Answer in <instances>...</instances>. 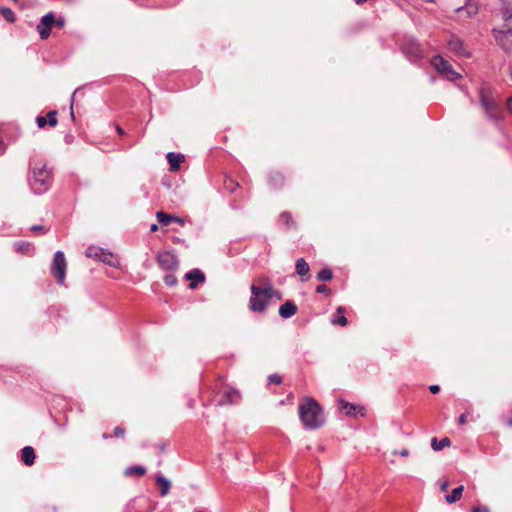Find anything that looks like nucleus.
<instances>
[{
    "mask_svg": "<svg viewBox=\"0 0 512 512\" xmlns=\"http://www.w3.org/2000/svg\"><path fill=\"white\" fill-rule=\"evenodd\" d=\"M337 312H338V313H344V308H342V307H338Z\"/></svg>",
    "mask_w": 512,
    "mask_h": 512,
    "instance_id": "nucleus-52",
    "label": "nucleus"
},
{
    "mask_svg": "<svg viewBox=\"0 0 512 512\" xmlns=\"http://www.w3.org/2000/svg\"><path fill=\"white\" fill-rule=\"evenodd\" d=\"M297 313V306L292 301H286L279 308V314L282 318L288 319Z\"/></svg>",
    "mask_w": 512,
    "mask_h": 512,
    "instance_id": "nucleus-13",
    "label": "nucleus"
},
{
    "mask_svg": "<svg viewBox=\"0 0 512 512\" xmlns=\"http://www.w3.org/2000/svg\"><path fill=\"white\" fill-rule=\"evenodd\" d=\"M497 44L506 52H512V27L507 24L492 30Z\"/></svg>",
    "mask_w": 512,
    "mask_h": 512,
    "instance_id": "nucleus-5",
    "label": "nucleus"
},
{
    "mask_svg": "<svg viewBox=\"0 0 512 512\" xmlns=\"http://www.w3.org/2000/svg\"><path fill=\"white\" fill-rule=\"evenodd\" d=\"M479 11L478 2L475 0H466L464 6L455 9L456 20L464 22L468 19L474 18Z\"/></svg>",
    "mask_w": 512,
    "mask_h": 512,
    "instance_id": "nucleus-8",
    "label": "nucleus"
},
{
    "mask_svg": "<svg viewBox=\"0 0 512 512\" xmlns=\"http://www.w3.org/2000/svg\"><path fill=\"white\" fill-rule=\"evenodd\" d=\"M2 13H3L4 18L7 21L13 22L15 20V15H14L13 11L10 8L3 9Z\"/></svg>",
    "mask_w": 512,
    "mask_h": 512,
    "instance_id": "nucleus-32",
    "label": "nucleus"
},
{
    "mask_svg": "<svg viewBox=\"0 0 512 512\" xmlns=\"http://www.w3.org/2000/svg\"><path fill=\"white\" fill-rule=\"evenodd\" d=\"M448 48L450 51L456 53L457 55L468 57L470 54L464 47L463 41L459 38L452 37L448 42Z\"/></svg>",
    "mask_w": 512,
    "mask_h": 512,
    "instance_id": "nucleus-12",
    "label": "nucleus"
},
{
    "mask_svg": "<svg viewBox=\"0 0 512 512\" xmlns=\"http://www.w3.org/2000/svg\"><path fill=\"white\" fill-rule=\"evenodd\" d=\"M507 424L512 427V417L507 421Z\"/></svg>",
    "mask_w": 512,
    "mask_h": 512,
    "instance_id": "nucleus-55",
    "label": "nucleus"
},
{
    "mask_svg": "<svg viewBox=\"0 0 512 512\" xmlns=\"http://www.w3.org/2000/svg\"><path fill=\"white\" fill-rule=\"evenodd\" d=\"M21 460L27 466H31L35 461V452L31 446H25L21 450Z\"/></svg>",
    "mask_w": 512,
    "mask_h": 512,
    "instance_id": "nucleus-15",
    "label": "nucleus"
},
{
    "mask_svg": "<svg viewBox=\"0 0 512 512\" xmlns=\"http://www.w3.org/2000/svg\"><path fill=\"white\" fill-rule=\"evenodd\" d=\"M463 490H464V486L456 487L455 489H453L451 494H448L445 497L446 501L450 504L457 502L458 500L461 499Z\"/></svg>",
    "mask_w": 512,
    "mask_h": 512,
    "instance_id": "nucleus-20",
    "label": "nucleus"
},
{
    "mask_svg": "<svg viewBox=\"0 0 512 512\" xmlns=\"http://www.w3.org/2000/svg\"><path fill=\"white\" fill-rule=\"evenodd\" d=\"M31 230H32L33 232H45V231H46V230H45V228H44V226H42V225H33V226L31 227Z\"/></svg>",
    "mask_w": 512,
    "mask_h": 512,
    "instance_id": "nucleus-39",
    "label": "nucleus"
},
{
    "mask_svg": "<svg viewBox=\"0 0 512 512\" xmlns=\"http://www.w3.org/2000/svg\"><path fill=\"white\" fill-rule=\"evenodd\" d=\"M271 181L274 182L276 187H280L283 184V177L280 173H273L270 176Z\"/></svg>",
    "mask_w": 512,
    "mask_h": 512,
    "instance_id": "nucleus-28",
    "label": "nucleus"
},
{
    "mask_svg": "<svg viewBox=\"0 0 512 512\" xmlns=\"http://www.w3.org/2000/svg\"><path fill=\"white\" fill-rule=\"evenodd\" d=\"M185 279L191 281L189 283V288L195 289L199 283H203L205 281V275L199 269H192L185 274Z\"/></svg>",
    "mask_w": 512,
    "mask_h": 512,
    "instance_id": "nucleus-11",
    "label": "nucleus"
},
{
    "mask_svg": "<svg viewBox=\"0 0 512 512\" xmlns=\"http://www.w3.org/2000/svg\"><path fill=\"white\" fill-rule=\"evenodd\" d=\"M472 512H489V508L486 506L474 507Z\"/></svg>",
    "mask_w": 512,
    "mask_h": 512,
    "instance_id": "nucleus-41",
    "label": "nucleus"
},
{
    "mask_svg": "<svg viewBox=\"0 0 512 512\" xmlns=\"http://www.w3.org/2000/svg\"><path fill=\"white\" fill-rule=\"evenodd\" d=\"M239 399V393L235 389H228L224 391L223 399L219 401V405L234 404Z\"/></svg>",
    "mask_w": 512,
    "mask_h": 512,
    "instance_id": "nucleus-14",
    "label": "nucleus"
},
{
    "mask_svg": "<svg viewBox=\"0 0 512 512\" xmlns=\"http://www.w3.org/2000/svg\"><path fill=\"white\" fill-rule=\"evenodd\" d=\"M300 419L307 429H318L324 422V413L318 402L313 398H305L299 405Z\"/></svg>",
    "mask_w": 512,
    "mask_h": 512,
    "instance_id": "nucleus-2",
    "label": "nucleus"
},
{
    "mask_svg": "<svg viewBox=\"0 0 512 512\" xmlns=\"http://www.w3.org/2000/svg\"><path fill=\"white\" fill-rule=\"evenodd\" d=\"M117 132H118L119 135H123L124 134L123 129L121 127H119V126L117 127Z\"/></svg>",
    "mask_w": 512,
    "mask_h": 512,
    "instance_id": "nucleus-51",
    "label": "nucleus"
},
{
    "mask_svg": "<svg viewBox=\"0 0 512 512\" xmlns=\"http://www.w3.org/2000/svg\"><path fill=\"white\" fill-rule=\"evenodd\" d=\"M36 122H37V125H38L39 128H43L47 124V120L43 116H38L36 118Z\"/></svg>",
    "mask_w": 512,
    "mask_h": 512,
    "instance_id": "nucleus-36",
    "label": "nucleus"
},
{
    "mask_svg": "<svg viewBox=\"0 0 512 512\" xmlns=\"http://www.w3.org/2000/svg\"><path fill=\"white\" fill-rule=\"evenodd\" d=\"M431 63L440 74L444 75L450 81H456L461 77V75L453 69L452 65L439 55L433 57Z\"/></svg>",
    "mask_w": 512,
    "mask_h": 512,
    "instance_id": "nucleus-7",
    "label": "nucleus"
},
{
    "mask_svg": "<svg viewBox=\"0 0 512 512\" xmlns=\"http://www.w3.org/2000/svg\"><path fill=\"white\" fill-rule=\"evenodd\" d=\"M164 283L167 286H175L177 284V278L172 274H167L164 277Z\"/></svg>",
    "mask_w": 512,
    "mask_h": 512,
    "instance_id": "nucleus-31",
    "label": "nucleus"
},
{
    "mask_svg": "<svg viewBox=\"0 0 512 512\" xmlns=\"http://www.w3.org/2000/svg\"><path fill=\"white\" fill-rule=\"evenodd\" d=\"M156 261L164 271H176L179 266L177 257L170 251L159 252L156 256Z\"/></svg>",
    "mask_w": 512,
    "mask_h": 512,
    "instance_id": "nucleus-9",
    "label": "nucleus"
},
{
    "mask_svg": "<svg viewBox=\"0 0 512 512\" xmlns=\"http://www.w3.org/2000/svg\"><path fill=\"white\" fill-rule=\"evenodd\" d=\"M309 265L308 263L303 259L299 258L296 261V273L300 275L301 277H308L309 276Z\"/></svg>",
    "mask_w": 512,
    "mask_h": 512,
    "instance_id": "nucleus-18",
    "label": "nucleus"
},
{
    "mask_svg": "<svg viewBox=\"0 0 512 512\" xmlns=\"http://www.w3.org/2000/svg\"><path fill=\"white\" fill-rule=\"evenodd\" d=\"M341 403H342L341 409L345 410L347 415H350V416L356 415L357 410L359 409L358 406H356L354 404H350L348 402H341ZM360 410H363V408L361 407Z\"/></svg>",
    "mask_w": 512,
    "mask_h": 512,
    "instance_id": "nucleus-25",
    "label": "nucleus"
},
{
    "mask_svg": "<svg viewBox=\"0 0 512 512\" xmlns=\"http://www.w3.org/2000/svg\"><path fill=\"white\" fill-rule=\"evenodd\" d=\"M15 247L17 249V251H24L26 248L29 247V244L28 243H24V242H20V243H16L15 244Z\"/></svg>",
    "mask_w": 512,
    "mask_h": 512,
    "instance_id": "nucleus-37",
    "label": "nucleus"
},
{
    "mask_svg": "<svg viewBox=\"0 0 512 512\" xmlns=\"http://www.w3.org/2000/svg\"><path fill=\"white\" fill-rule=\"evenodd\" d=\"M156 217L158 222L162 225H168L173 220V218H175V216L161 211L156 213Z\"/></svg>",
    "mask_w": 512,
    "mask_h": 512,
    "instance_id": "nucleus-26",
    "label": "nucleus"
},
{
    "mask_svg": "<svg viewBox=\"0 0 512 512\" xmlns=\"http://www.w3.org/2000/svg\"><path fill=\"white\" fill-rule=\"evenodd\" d=\"M236 186H238V185L236 184ZM234 187H235V185L233 184V186H230V188H229V189H230L231 191H234Z\"/></svg>",
    "mask_w": 512,
    "mask_h": 512,
    "instance_id": "nucleus-56",
    "label": "nucleus"
},
{
    "mask_svg": "<svg viewBox=\"0 0 512 512\" xmlns=\"http://www.w3.org/2000/svg\"><path fill=\"white\" fill-rule=\"evenodd\" d=\"M268 379H269V381H270L271 383H274V384H280V383H281V381H282L281 376H280V375H278V374H272V375H270V376H269V378H268Z\"/></svg>",
    "mask_w": 512,
    "mask_h": 512,
    "instance_id": "nucleus-34",
    "label": "nucleus"
},
{
    "mask_svg": "<svg viewBox=\"0 0 512 512\" xmlns=\"http://www.w3.org/2000/svg\"><path fill=\"white\" fill-rule=\"evenodd\" d=\"M429 390L431 393L437 394L440 391V387L439 385L434 384L429 387Z\"/></svg>",
    "mask_w": 512,
    "mask_h": 512,
    "instance_id": "nucleus-44",
    "label": "nucleus"
},
{
    "mask_svg": "<svg viewBox=\"0 0 512 512\" xmlns=\"http://www.w3.org/2000/svg\"><path fill=\"white\" fill-rule=\"evenodd\" d=\"M421 57V51L419 50L418 46H412L411 47V56H409L410 61H416Z\"/></svg>",
    "mask_w": 512,
    "mask_h": 512,
    "instance_id": "nucleus-29",
    "label": "nucleus"
},
{
    "mask_svg": "<svg viewBox=\"0 0 512 512\" xmlns=\"http://www.w3.org/2000/svg\"><path fill=\"white\" fill-rule=\"evenodd\" d=\"M56 114H57V113H56V111H50V112L47 114V118H48V119H46V120H47V123H48L50 126H52V127L56 126V124H57Z\"/></svg>",
    "mask_w": 512,
    "mask_h": 512,
    "instance_id": "nucleus-30",
    "label": "nucleus"
},
{
    "mask_svg": "<svg viewBox=\"0 0 512 512\" xmlns=\"http://www.w3.org/2000/svg\"><path fill=\"white\" fill-rule=\"evenodd\" d=\"M77 92H78V90H76V91L73 93V95H72V99H71V102H72V103H71V116H72V118H74V113H73V103H74V98H75V96H76Z\"/></svg>",
    "mask_w": 512,
    "mask_h": 512,
    "instance_id": "nucleus-47",
    "label": "nucleus"
},
{
    "mask_svg": "<svg viewBox=\"0 0 512 512\" xmlns=\"http://www.w3.org/2000/svg\"><path fill=\"white\" fill-rule=\"evenodd\" d=\"M103 251L104 250L100 247L90 246L86 249L85 254L88 258H93L100 261L103 255Z\"/></svg>",
    "mask_w": 512,
    "mask_h": 512,
    "instance_id": "nucleus-23",
    "label": "nucleus"
},
{
    "mask_svg": "<svg viewBox=\"0 0 512 512\" xmlns=\"http://www.w3.org/2000/svg\"><path fill=\"white\" fill-rule=\"evenodd\" d=\"M467 421V416L465 414H461L458 418V422L459 424L463 425L465 424Z\"/></svg>",
    "mask_w": 512,
    "mask_h": 512,
    "instance_id": "nucleus-46",
    "label": "nucleus"
},
{
    "mask_svg": "<svg viewBox=\"0 0 512 512\" xmlns=\"http://www.w3.org/2000/svg\"><path fill=\"white\" fill-rule=\"evenodd\" d=\"M54 25L58 26L59 28L64 27V25H65L64 18L55 19Z\"/></svg>",
    "mask_w": 512,
    "mask_h": 512,
    "instance_id": "nucleus-43",
    "label": "nucleus"
},
{
    "mask_svg": "<svg viewBox=\"0 0 512 512\" xmlns=\"http://www.w3.org/2000/svg\"><path fill=\"white\" fill-rule=\"evenodd\" d=\"M157 230H158V225H157V224H152V225L150 226V231H151V232H156Z\"/></svg>",
    "mask_w": 512,
    "mask_h": 512,
    "instance_id": "nucleus-50",
    "label": "nucleus"
},
{
    "mask_svg": "<svg viewBox=\"0 0 512 512\" xmlns=\"http://www.w3.org/2000/svg\"><path fill=\"white\" fill-rule=\"evenodd\" d=\"M55 16L53 12H48L44 16H42L40 23L37 25V31L40 35V38L45 40L50 35V30L52 25H54Z\"/></svg>",
    "mask_w": 512,
    "mask_h": 512,
    "instance_id": "nucleus-10",
    "label": "nucleus"
},
{
    "mask_svg": "<svg viewBox=\"0 0 512 512\" xmlns=\"http://www.w3.org/2000/svg\"><path fill=\"white\" fill-rule=\"evenodd\" d=\"M393 454H394V455L399 454V455H400V456H402V457H407V456H409V450L404 448V449H402V450H401V451H399V452L394 451V452H393Z\"/></svg>",
    "mask_w": 512,
    "mask_h": 512,
    "instance_id": "nucleus-42",
    "label": "nucleus"
},
{
    "mask_svg": "<svg viewBox=\"0 0 512 512\" xmlns=\"http://www.w3.org/2000/svg\"><path fill=\"white\" fill-rule=\"evenodd\" d=\"M102 438H103V439H108V438H109V435H108L107 433H103V434H102Z\"/></svg>",
    "mask_w": 512,
    "mask_h": 512,
    "instance_id": "nucleus-53",
    "label": "nucleus"
},
{
    "mask_svg": "<svg viewBox=\"0 0 512 512\" xmlns=\"http://www.w3.org/2000/svg\"><path fill=\"white\" fill-rule=\"evenodd\" d=\"M146 473V469L143 466H131L127 467L124 471L125 476L138 475L143 476Z\"/></svg>",
    "mask_w": 512,
    "mask_h": 512,
    "instance_id": "nucleus-24",
    "label": "nucleus"
},
{
    "mask_svg": "<svg viewBox=\"0 0 512 512\" xmlns=\"http://www.w3.org/2000/svg\"><path fill=\"white\" fill-rule=\"evenodd\" d=\"M448 487H449V483H448V481H444V482H443V483H441V485H440V489H441L442 491H447Z\"/></svg>",
    "mask_w": 512,
    "mask_h": 512,
    "instance_id": "nucleus-48",
    "label": "nucleus"
},
{
    "mask_svg": "<svg viewBox=\"0 0 512 512\" xmlns=\"http://www.w3.org/2000/svg\"><path fill=\"white\" fill-rule=\"evenodd\" d=\"M481 104L486 115L492 120H500L502 118V110L498 102L485 90H481L480 94Z\"/></svg>",
    "mask_w": 512,
    "mask_h": 512,
    "instance_id": "nucleus-4",
    "label": "nucleus"
},
{
    "mask_svg": "<svg viewBox=\"0 0 512 512\" xmlns=\"http://www.w3.org/2000/svg\"><path fill=\"white\" fill-rule=\"evenodd\" d=\"M31 188L35 193L41 194L48 190L51 185V171L45 165L40 168H33L32 177L29 179Z\"/></svg>",
    "mask_w": 512,
    "mask_h": 512,
    "instance_id": "nucleus-3",
    "label": "nucleus"
},
{
    "mask_svg": "<svg viewBox=\"0 0 512 512\" xmlns=\"http://www.w3.org/2000/svg\"><path fill=\"white\" fill-rule=\"evenodd\" d=\"M450 439L445 437L442 438L440 441L437 440V438H432L431 440V447L434 451H440L445 447H448L450 445Z\"/></svg>",
    "mask_w": 512,
    "mask_h": 512,
    "instance_id": "nucleus-22",
    "label": "nucleus"
},
{
    "mask_svg": "<svg viewBox=\"0 0 512 512\" xmlns=\"http://www.w3.org/2000/svg\"><path fill=\"white\" fill-rule=\"evenodd\" d=\"M334 324H338L340 326H345L347 324V318L344 315H341L337 319L332 321Z\"/></svg>",
    "mask_w": 512,
    "mask_h": 512,
    "instance_id": "nucleus-33",
    "label": "nucleus"
},
{
    "mask_svg": "<svg viewBox=\"0 0 512 512\" xmlns=\"http://www.w3.org/2000/svg\"><path fill=\"white\" fill-rule=\"evenodd\" d=\"M280 218L282 221H285L287 224L289 223V220L291 218V215L288 213V212H283L281 215H280Z\"/></svg>",
    "mask_w": 512,
    "mask_h": 512,
    "instance_id": "nucleus-40",
    "label": "nucleus"
},
{
    "mask_svg": "<svg viewBox=\"0 0 512 512\" xmlns=\"http://www.w3.org/2000/svg\"><path fill=\"white\" fill-rule=\"evenodd\" d=\"M156 483L161 486V495L166 496L170 491V481L162 475H157Z\"/></svg>",
    "mask_w": 512,
    "mask_h": 512,
    "instance_id": "nucleus-19",
    "label": "nucleus"
},
{
    "mask_svg": "<svg viewBox=\"0 0 512 512\" xmlns=\"http://www.w3.org/2000/svg\"><path fill=\"white\" fill-rule=\"evenodd\" d=\"M172 221H175L176 223H179L180 225H183L184 224V220L182 218H179V217H176L173 218Z\"/></svg>",
    "mask_w": 512,
    "mask_h": 512,
    "instance_id": "nucleus-49",
    "label": "nucleus"
},
{
    "mask_svg": "<svg viewBox=\"0 0 512 512\" xmlns=\"http://www.w3.org/2000/svg\"><path fill=\"white\" fill-rule=\"evenodd\" d=\"M316 292L317 293H325V294H329L330 293V289L324 285V284H321V285H318L316 287Z\"/></svg>",
    "mask_w": 512,
    "mask_h": 512,
    "instance_id": "nucleus-35",
    "label": "nucleus"
},
{
    "mask_svg": "<svg viewBox=\"0 0 512 512\" xmlns=\"http://www.w3.org/2000/svg\"><path fill=\"white\" fill-rule=\"evenodd\" d=\"M257 284L253 283L250 287L251 296L249 299V309L253 312H264L273 296L274 289L271 281L266 277L257 280Z\"/></svg>",
    "mask_w": 512,
    "mask_h": 512,
    "instance_id": "nucleus-1",
    "label": "nucleus"
},
{
    "mask_svg": "<svg viewBox=\"0 0 512 512\" xmlns=\"http://www.w3.org/2000/svg\"><path fill=\"white\" fill-rule=\"evenodd\" d=\"M273 295H275V297H277V298H279V299H280V295H279V293H278L277 291H275V290H274Z\"/></svg>",
    "mask_w": 512,
    "mask_h": 512,
    "instance_id": "nucleus-54",
    "label": "nucleus"
},
{
    "mask_svg": "<svg viewBox=\"0 0 512 512\" xmlns=\"http://www.w3.org/2000/svg\"><path fill=\"white\" fill-rule=\"evenodd\" d=\"M189 406H190V407H193V401H192V400H191V401H189Z\"/></svg>",
    "mask_w": 512,
    "mask_h": 512,
    "instance_id": "nucleus-57",
    "label": "nucleus"
},
{
    "mask_svg": "<svg viewBox=\"0 0 512 512\" xmlns=\"http://www.w3.org/2000/svg\"><path fill=\"white\" fill-rule=\"evenodd\" d=\"M125 434V430L119 426H117L114 429V436L115 437H122Z\"/></svg>",
    "mask_w": 512,
    "mask_h": 512,
    "instance_id": "nucleus-38",
    "label": "nucleus"
},
{
    "mask_svg": "<svg viewBox=\"0 0 512 512\" xmlns=\"http://www.w3.org/2000/svg\"><path fill=\"white\" fill-rule=\"evenodd\" d=\"M67 262L62 251H57L54 254V259L51 265V273L56 278L58 284L62 285L65 281Z\"/></svg>",
    "mask_w": 512,
    "mask_h": 512,
    "instance_id": "nucleus-6",
    "label": "nucleus"
},
{
    "mask_svg": "<svg viewBox=\"0 0 512 512\" xmlns=\"http://www.w3.org/2000/svg\"><path fill=\"white\" fill-rule=\"evenodd\" d=\"M506 106L507 110L512 114V96L507 99Z\"/></svg>",
    "mask_w": 512,
    "mask_h": 512,
    "instance_id": "nucleus-45",
    "label": "nucleus"
},
{
    "mask_svg": "<svg viewBox=\"0 0 512 512\" xmlns=\"http://www.w3.org/2000/svg\"><path fill=\"white\" fill-rule=\"evenodd\" d=\"M100 261L111 267L119 266V260L110 252L103 251V255Z\"/></svg>",
    "mask_w": 512,
    "mask_h": 512,
    "instance_id": "nucleus-21",
    "label": "nucleus"
},
{
    "mask_svg": "<svg viewBox=\"0 0 512 512\" xmlns=\"http://www.w3.org/2000/svg\"><path fill=\"white\" fill-rule=\"evenodd\" d=\"M166 157L170 165L171 171H177L180 167L181 162L184 160L183 155L175 154L174 152H169Z\"/></svg>",
    "mask_w": 512,
    "mask_h": 512,
    "instance_id": "nucleus-16",
    "label": "nucleus"
},
{
    "mask_svg": "<svg viewBox=\"0 0 512 512\" xmlns=\"http://www.w3.org/2000/svg\"><path fill=\"white\" fill-rule=\"evenodd\" d=\"M332 276V271L328 268H324L318 272L317 279L319 281H329L332 279Z\"/></svg>",
    "mask_w": 512,
    "mask_h": 512,
    "instance_id": "nucleus-27",
    "label": "nucleus"
},
{
    "mask_svg": "<svg viewBox=\"0 0 512 512\" xmlns=\"http://www.w3.org/2000/svg\"><path fill=\"white\" fill-rule=\"evenodd\" d=\"M501 13L505 21L512 19V0L501 1Z\"/></svg>",
    "mask_w": 512,
    "mask_h": 512,
    "instance_id": "nucleus-17",
    "label": "nucleus"
}]
</instances>
